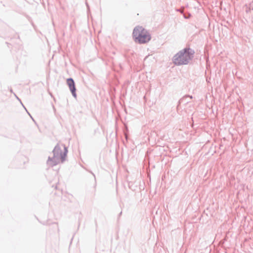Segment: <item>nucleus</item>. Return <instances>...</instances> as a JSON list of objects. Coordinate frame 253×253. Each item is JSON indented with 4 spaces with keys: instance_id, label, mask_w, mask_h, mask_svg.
<instances>
[{
    "instance_id": "1",
    "label": "nucleus",
    "mask_w": 253,
    "mask_h": 253,
    "mask_svg": "<svg viewBox=\"0 0 253 253\" xmlns=\"http://www.w3.org/2000/svg\"><path fill=\"white\" fill-rule=\"evenodd\" d=\"M63 147V151L61 150V148L59 144H57L52 151L53 156L52 157H48L47 164L50 166L53 167L59 163L61 161L63 162L67 156L68 152L67 148L65 145L62 144Z\"/></svg>"
},
{
    "instance_id": "2",
    "label": "nucleus",
    "mask_w": 253,
    "mask_h": 253,
    "mask_svg": "<svg viewBox=\"0 0 253 253\" xmlns=\"http://www.w3.org/2000/svg\"><path fill=\"white\" fill-rule=\"evenodd\" d=\"M195 51L192 48L186 47L175 54L173 58V63H188L194 57Z\"/></svg>"
},
{
    "instance_id": "3",
    "label": "nucleus",
    "mask_w": 253,
    "mask_h": 253,
    "mask_svg": "<svg viewBox=\"0 0 253 253\" xmlns=\"http://www.w3.org/2000/svg\"><path fill=\"white\" fill-rule=\"evenodd\" d=\"M133 36L135 42L140 44L148 42L151 38L148 32L141 26L136 27L134 29Z\"/></svg>"
},
{
    "instance_id": "4",
    "label": "nucleus",
    "mask_w": 253,
    "mask_h": 253,
    "mask_svg": "<svg viewBox=\"0 0 253 253\" xmlns=\"http://www.w3.org/2000/svg\"><path fill=\"white\" fill-rule=\"evenodd\" d=\"M67 84L69 86V89L72 93V95L75 98H77V94L76 93V87L74 81L72 78H69L67 80Z\"/></svg>"
},
{
    "instance_id": "5",
    "label": "nucleus",
    "mask_w": 253,
    "mask_h": 253,
    "mask_svg": "<svg viewBox=\"0 0 253 253\" xmlns=\"http://www.w3.org/2000/svg\"><path fill=\"white\" fill-rule=\"evenodd\" d=\"M193 97L190 95H185L179 100V103L186 104L189 102V100H187V99L189 98L190 99H192Z\"/></svg>"
},
{
    "instance_id": "6",
    "label": "nucleus",
    "mask_w": 253,
    "mask_h": 253,
    "mask_svg": "<svg viewBox=\"0 0 253 253\" xmlns=\"http://www.w3.org/2000/svg\"><path fill=\"white\" fill-rule=\"evenodd\" d=\"M152 57V56H147L145 59V60L146 61L147 59H149L150 58H151Z\"/></svg>"
}]
</instances>
